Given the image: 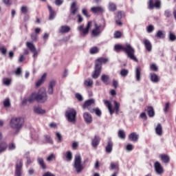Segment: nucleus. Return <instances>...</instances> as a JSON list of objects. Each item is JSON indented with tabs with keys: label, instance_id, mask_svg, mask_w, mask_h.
Wrapping results in <instances>:
<instances>
[{
	"label": "nucleus",
	"instance_id": "de8ad7c7",
	"mask_svg": "<svg viewBox=\"0 0 176 176\" xmlns=\"http://www.w3.org/2000/svg\"><path fill=\"white\" fill-rule=\"evenodd\" d=\"M121 76L126 77L127 75H129V70L126 69H122L120 72Z\"/></svg>",
	"mask_w": 176,
	"mask_h": 176
},
{
	"label": "nucleus",
	"instance_id": "5701e85b",
	"mask_svg": "<svg viewBox=\"0 0 176 176\" xmlns=\"http://www.w3.org/2000/svg\"><path fill=\"white\" fill-rule=\"evenodd\" d=\"M101 80L104 83V85H109L110 80H109V76L107 74H102L101 76Z\"/></svg>",
	"mask_w": 176,
	"mask_h": 176
},
{
	"label": "nucleus",
	"instance_id": "dca6fc26",
	"mask_svg": "<svg viewBox=\"0 0 176 176\" xmlns=\"http://www.w3.org/2000/svg\"><path fill=\"white\" fill-rule=\"evenodd\" d=\"M129 141H132V142H137L138 141V138H140V135H138L135 132H133L129 135Z\"/></svg>",
	"mask_w": 176,
	"mask_h": 176
},
{
	"label": "nucleus",
	"instance_id": "9d476101",
	"mask_svg": "<svg viewBox=\"0 0 176 176\" xmlns=\"http://www.w3.org/2000/svg\"><path fill=\"white\" fill-rule=\"evenodd\" d=\"M162 2L160 0H149L148 1V9H160Z\"/></svg>",
	"mask_w": 176,
	"mask_h": 176
},
{
	"label": "nucleus",
	"instance_id": "423d86ee",
	"mask_svg": "<svg viewBox=\"0 0 176 176\" xmlns=\"http://www.w3.org/2000/svg\"><path fill=\"white\" fill-rule=\"evenodd\" d=\"M104 105L108 108V110L109 111L110 115H113L115 112L116 113H119V108H120V104L119 102H116V100L113 101L114 104V108H112V104H111V102L108 100H103Z\"/></svg>",
	"mask_w": 176,
	"mask_h": 176
},
{
	"label": "nucleus",
	"instance_id": "4be33fe9",
	"mask_svg": "<svg viewBox=\"0 0 176 176\" xmlns=\"http://www.w3.org/2000/svg\"><path fill=\"white\" fill-rule=\"evenodd\" d=\"M155 133L157 135H162L163 134V126H162V124H157L155 127Z\"/></svg>",
	"mask_w": 176,
	"mask_h": 176
},
{
	"label": "nucleus",
	"instance_id": "ea45409f",
	"mask_svg": "<svg viewBox=\"0 0 176 176\" xmlns=\"http://www.w3.org/2000/svg\"><path fill=\"white\" fill-rule=\"evenodd\" d=\"M168 38L171 42H174V41H176L175 34L173 33V32H169Z\"/></svg>",
	"mask_w": 176,
	"mask_h": 176
},
{
	"label": "nucleus",
	"instance_id": "2eb2a0df",
	"mask_svg": "<svg viewBox=\"0 0 176 176\" xmlns=\"http://www.w3.org/2000/svg\"><path fill=\"white\" fill-rule=\"evenodd\" d=\"M96 102V100L94 99H89L86 100L85 104L82 106L83 109H87L89 112H93V111L90 109L91 105L94 104Z\"/></svg>",
	"mask_w": 176,
	"mask_h": 176
},
{
	"label": "nucleus",
	"instance_id": "864d4df0",
	"mask_svg": "<svg viewBox=\"0 0 176 176\" xmlns=\"http://www.w3.org/2000/svg\"><path fill=\"white\" fill-rule=\"evenodd\" d=\"M92 112H95V113H96V115H97V116H101V115H102L101 110H100V109H98V108L92 109Z\"/></svg>",
	"mask_w": 176,
	"mask_h": 176
},
{
	"label": "nucleus",
	"instance_id": "72a5a7b5",
	"mask_svg": "<svg viewBox=\"0 0 176 176\" xmlns=\"http://www.w3.org/2000/svg\"><path fill=\"white\" fill-rule=\"evenodd\" d=\"M34 111L35 113H38V115H43V113H45V110L42 109V108L39 107H34Z\"/></svg>",
	"mask_w": 176,
	"mask_h": 176
},
{
	"label": "nucleus",
	"instance_id": "69168bd1",
	"mask_svg": "<svg viewBox=\"0 0 176 176\" xmlns=\"http://www.w3.org/2000/svg\"><path fill=\"white\" fill-rule=\"evenodd\" d=\"M120 36H122V33L118 31L114 33V38H120Z\"/></svg>",
	"mask_w": 176,
	"mask_h": 176
},
{
	"label": "nucleus",
	"instance_id": "6e6d98bb",
	"mask_svg": "<svg viewBox=\"0 0 176 176\" xmlns=\"http://www.w3.org/2000/svg\"><path fill=\"white\" fill-rule=\"evenodd\" d=\"M16 149V144L14 143H10L8 144V151H14Z\"/></svg>",
	"mask_w": 176,
	"mask_h": 176
},
{
	"label": "nucleus",
	"instance_id": "79ce46f5",
	"mask_svg": "<svg viewBox=\"0 0 176 176\" xmlns=\"http://www.w3.org/2000/svg\"><path fill=\"white\" fill-rule=\"evenodd\" d=\"M111 170H119V164L111 162L110 164Z\"/></svg>",
	"mask_w": 176,
	"mask_h": 176
},
{
	"label": "nucleus",
	"instance_id": "49530a36",
	"mask_svg": "<svg viewBox=\"0 0 176 176\" xmlns=\"http://www.w3.org/2000/svg\"><path fill=\"white\" fill-rule=\"evenodd\" d=\"M45 140L47 144H53V140H52V138L50 136L45 135Z\"/></svg>",
	"mask_w": 176,
	"mask_h": 176
},
{
	"label": "nucleus",
	"instance_id": "f03ea898",
	"mask_svg": "<svg viewBox=\"0 0 176 176\" xmlns=\"http://www.w3.org/2000/svg\"><path fill=\"white\" fill-rule=\"evenodd\" d=\"M38 101V102H46L47 101V94L46 91H39L38 93L34 92L29 97V102H34Z\"/></svg>",
	"mask_w": 176,
	"mask_h": 176
},
{
	"label": "nucleus",
	"instance_id": "774afa93",
	"mask_svg": "<svg viewBox=\"0 0 176 176\" xmlns=\"http://www.w3.org/2000/svg\"><path fill=\"white\" fill-rule=\"evenodd\" d=\"M31 39L33 40L34 42H36V34L32 33L31 34Z\"/></svg>",
	"mask_w": 176,
	"mask_h": 176
},
{
	"label": "nucleus",
	"instance_id": "f257e3e1",
	"mask_svg": "<svg viewBox=\"0 0 176 176\" xmlns=\"http://www.w3.org/2000/svg\"><path fill=\"white\" fill-rule=\"evenodd\" d=\"M116 52H119V50H122L126 54V56L131 58V60H133V61H135L136 63L138 61V59H137V57H135V55L134 54L135 53V50L131 47V45L129 43H126L125 46L120 45H116L114 47Z\"/></svg>",
	"mask_w": 176,
	"mask_h": 176
},
{
	"label": "nucleus",
	"instance_id": "a211bd4d",
	"mask_svg": "<svg viewBox=\"0 0 176 176\" xmlns=\"http://www.w3.org/2000/svg\"><path fill=\"white\" fill-rule=\"evenodd\" d=\"M143 43L147 50V52H152V43L151 41L146 38L143 40Z\"/></svg>",
	"mask_w": 176,
	"mask_h": 176
},
{
	"label": "nucleus",
	"instance_id": "b1692460",
	"mask_svg": "<svg viewBox=\"0 0 176 176\" xmlns=\"http://www.w3.org/2000/svg\"><path fill=\"white\" fill-rule=\"evenodd\" d=\"M56 86V81L52 80L50 82L48 87V94H53V88Z\"/></svg>",
	"mask_w": 176,
	"mask_h": 176
},
{
	"label": "nucleus",
	"instance_id": "20e7f679",
	"mask_svg": "<svg viewBox=\"0 0 176 176\" xmlns=\"http://www.w3.org/2000/svg\"><path fill=\"white\" fill-rule=\"evenodd\" d=\"M23 124H24V118L21 117H14L11 118L10 121V126L11 129L19 131L21 127H23Z\"/></svg>",
	"mask_w": 176,
	"mask_h": 176
},
{
	"label": "nucleus",
	"instance_id": "37998d69",
	"mask_svg": "<svg viewBox=\"0 0 176 176\" xmlns=\"http://www.w3.org/2000/svg\"><path fill=\"white\" fill-rule=\"evenodd\" d=\"M65 157L67 159V162H71V160H72V152H66Z\"/></svg>",
	"mask_w": 176,
	"mask_h": 176
},
{
	"label": "nucleus",
	"instance_id": "ddd939ff",
	"mask_svg": "<svg viewBox=\"0 0 176 176\" xmlns=\"http://www.w3.org/2000/svg\"><path fill=\"white\" fill-rule=\"evenodd\" d=\"M90 10L95 14H102L105 12V8L101 6H97L91 8Z\"/></svg>",
	"mask_w": 176,
	"mask_h": 176
},
{
	"label": "nucleus",
	"instance_id": "9b49d317",
	"mask_svg": "<svg viewBox=\"0 0 176 176\" xmlns=\"http://www.w3.org/2000/svg\"><path fill=\"white\" fill-rule=\"evenodd\" d=\"M154 170L156 174H158V175H162V174H164V168L162 166V164H160L159 161H156L154 163Z\"/></svg>",
	"mask_w": 176,
	"mask_h": 176
},
{
	"label": "nucleus",
	"instance_id": "680f3d73",
	"mask_svg": "<svg viewBox=\"0 0 176 176\" xmlns=\"http://www.w3.org/2000/svg\"><path fill=\"white\" fill-rule=\"evenodd\" d=\"M32 53H33V58H36L38 57V54H39V51L36 50L34 51H32Z\"/></svg>",
	"mask_w": 176,
	"mask_h": 176
},
{
	"label": "nucleus",
	"instance_id": "c756f323",
	"mask_svg": "<svg viewBox=\"0 0 176 176\" xmlns=\"http://www.w3.org/2000/svg\"><path fill=\"white\" fill-rule=\"evenodd\" d=\"M93 80L91 78H87L84 80V85L87 87H93Z\"/></svg>",
	"mask_w": 176,
	"mask_h": 176
},
{
	"label": "nucleus",
	"instance_id": "f8f14e48",
	"mask_svg": "<svg viewBox=\"0 0 176 176\" xmlns=\"http://www.w3.org/2000/svg\"><path fill=\"white\" fill-rule=\"evenodd\" d=\"M23 168V160H19L16 162V169H15V175L21 176Z\"/></svg>",
	"mask_w": 176,
	"mask_h": 176
},
{
	"label": "nucleus",
	"instance_id": "cd10ccee",
	"mask_svg": "<svg viewBox=\"0 0 176 176\" xmlns=\"http://www.w3.org/2000/svg\"><path fill=\"white\" fill-rule=\"evenodd\" d=\"M27 47L30 50V52H35L36 48L32 42H27L26 43Z\"/></svg>",
	"mask_w": 176,
	"mask_h": 176
},
{
	"label": "nucleus",
	"instance_id": "2f4dec72",
	"mask_svg": "<svg viewBox=\"0 0 176 176\" xmlns=\"http://www.w3.org/2000/svg\"><path fill=\"white\" fill-rule=\"evenodd\" d=\"M48 9L50 11V19L53 20L56 17V12L53 10V8H52V6H48Z\"/></svg>",
	"mask_w": 176,
	"mask_h": 176
},
{
	"label": "nucleus",
	"instance_id": "393cba45",
	"mask_svg": "<svg viewBox=\"0 0 176 176\" xmlns=\"http://www.w3.org/2000/svg\"><path fill=\"white\" fill-rule=\"evenodd\" d=\"M146 111L148 112V115L150 118H153L155 116V110L152 107H147Z\"/></svg>",
	"mask_w": 176,
	"mask_h": 176
},
{
	"label": "nucleus",
	"instance_id": "052dcab7",
	"mask_svg": "<svg viewBox=\"0 0 176 176\" xmlns=\"http://www.w3.org/2000/svg\"><path fill=\"white\" fill-rule=\"evenodd\" d=\"M76 98L78 100V101H83V96L80 95V94H76Z\"/></svg>",
	"mask_w": 176,
	"mask_h": 176
},
{
	"label": "nucleus",
	"instance_id": "4468645a",
	"mask_svg": "<svg viewBox=\"0 0 176 176\" xmlns=\"http://www.w3.org/2000/svg\"><path fill=\"white\" fill-rule=\"evenodd\" d=\"M82 118L86 124H91V123H93V116H91V114L89 112H84Z\"/></svg>",
	"mask_w": 176,
	"mask_h": 176
},
{
	"label": "nucleus",
	"instance_id": "13d9d810",
	"mask_svg": "<svg viewBox=\"0 0 176 176\" xmlns=\"http://www.w3.org/2000/svg\"><path fill=\"white\" fill-rule=\"evenodd\" d=\"M0 52L4 56L6 54L7 50L6 49L5 46H3V45L0 46Z\"/></svg>",
	"mask_w": 176,
	"mask_h": 176
},
{
	"label": "nucleus",
	"instance_id": "4d7b16f0",
	"mask_svg": "<svg viewBox=\"0 0 176 176\" xmlns=\"http://www.w3.org/2000/svg\"><path fill=\"white\" fill-rule=\"evenodd\" d=\"M133 149H134V146H133V144H127L126 146V151H127L128 152H131V151H133Z\"/></svg>",
	"mask_w": 176,
	"mask_h": 176
},
{
	"label": "nucleus",
	"instance_id": "603ef678",
	"mask_svg": "<svg viewBox=\"0 0 176 176\" xmlns=\"http://www.w3.org/2000/svg\"><path fill=\"white\" fill-rule=\"evenodd\" d=\"M154 30H155V28H154L153 25H148V26L146 28V31H147V32H148V34H151V33L153 32Z\"/></svg>",
	"mask_w": 176,
	"mask_h": 176
},
{
	"label": "nucleus",
	"instance_id": "a878e982",
	"mask_svg": "<svg viewBox=\"0 0 176 176\" xmlns=\"http://www.w3.org/2000/svg\"><path fill=\"white\" fill-rule=\"evenodd\" d=\"M71 31V28L67 25H63L59 29V32L61 34H65V32H69Z\"/></svg>",
	"mask_w": 176,
	"mask_h": 176
},
{
	"label": "nucleus",
	"instance_id": "6ab92c4d",
	"mask_svg": "<svg viewBox=\"0 0 176 176\" xmlns=\"http://www.w3.org/2000/svg\"><path fill=\"white\" fill-rule=\"evenodd\" d=\"M122 17H124V12L122 11L118 12L117 15V19L118 20H116V23L118 25H122V21H120Z\"/></svg>",
	"mask_w": 176,
	"mask_h": 176
},
{
	"label": "nucleus",
	"instance_id": "bb28decb",
	"mask_svg": "<svg viewBox=\"0 0 176 176\" xmlns=\"http://www.w3.org/2000/svg\"><path fill=\"white\" fill-rule=\"evenodd\" d=\"M135 78L138 82L141 80V69L140 67H136L135 69Z\"/></svg>",
	"mask_w": 176,
	"mask_h": 176
},
{
	"label": "nucleus",
	"instance_id": "0e129e2a",
	"mask_svg": "<svg viewBox=\"0 0 176 176\" xmlns=\"http://www.w3.org/2000/svg\"><path fill=\"white\" fill-rule=\"evenodd\" d=\"M78 146H79V144L78 143V142H74L72 143V149H77Z\"/></svg>",
	"mask_w": 176,
	"mask_h": 176
},
{
	"label": "nucleus",
	"instance_id": "39448f33",
	"mask_svg": "<svg viewBox=\"0 0 176 176\" xmlns=\"http://www.w3.org/2000/svg\"><path fill=\"white\" fill-rule=\"evenodd\" d=\"M74 168L78 174H80L85 170V166L82 164V157L79 154L75 155Z\"/></svg>",
	"mask_w": 176,
	"mask_h": 176
},
{
	"label": "nucleus",
	"instance_id": "f704fd0d",
	"mask_svg": "<svg viewBox=\"0 0 176 176\" xmlns=\"http://www.w3.org/2000/svg\"><path fill=\"white\" fill-rule=\"evenodd\" d=\"M76 12H78V8H76V3L73 2L71 6V12L72 14H76Z\"/></svg>",
	"mask_w": 176,
	"mask_h": 176
},
{
	"label": "nucleus",
	"instance_id": "338daca9",
	"mask_svg": "<svg viewBox=\"0 0 176 176\" xmlns=\"http://www.w3.org/2000/svg\"><path fill=\"white\" fill-rule=\"evenodd\" d=\"M118 85H119V83H118V80H113V87H115V89H117Z\"/></svg>",
	"mask_w": 176,
	"mask_h": 176
},
{
	"label": "nucleus",
	"instance_id": "aec40b11",
	"mask_svg": "<svg viewBox=\"0 0 176 176\" xmlns=\"http://www.w3.org/2000/svg\"><path fill=\"white\" fill-rule=\"evenodd\" d=\"M113 148V142H112L111 140H109L107 142V145L105 147V151L107 153H111Z\"/></svg>",
	"mask_w": 176,
	"mask_h": 176
},
{
	"label": "nucleus",
	"instance_id": "473e14b6",
	"mask_svg": "<svg viewBox=\"0 0 176 176\" xmlns=\"http://www.w3.org/2000/svg\"><path fill=\"white\" fill-rule=\"evenodd\" d=\"M37 162H38V164H39V166H41V167H42V168H43V169L46 168V164H45V161L43 160V158L38 157L37 158Z\"/></svg>",
	"mask_w": 176,
	"mask_h": 176
},
{
	"label": "nucleus",
	"instance_id": "8fccbe9b",
	"mask_svg": "<svg viewBox=\"0 0 176 176\" xmlns=\"http://www.w3.org/2000/svg\"><path fill=\"white\" fill-rule=\"evenodd\" d=\"M56 138H57V142H62L63 141V135H61V133L57 132L56 133Z\"/></svg>",
	"mask_w": 176,
	"mask_h": 176
},
{
	"label": "nucleus",
	"instance_id": "0eeeda50",
	"mask_svg": "<svg viewBox=\"0 0 176 176\" xmlns=\"http://www.w3.org/2000/svg\"><path fill=\"white\" fill-rule=\"evenodd\" d=\"M65 117L69 123L76 122V110L69 109L65 112Z\"/></svg>",
	"mask_w": 176,
	"mask_h": 176
},
{
	"label": "nucleus",
	"instance_id": "6e6552de",
	"mask_svg": "<svg viewBox=\"0 0 176 176\" xmlns=\"http://www.w3.org/2000/svg\"><path fill=\"white\" fill-rule=\"evenodd\" d=\"M104 26L101 25H98V23H95L94 28L92 29V31H91L92 36H94V37L100 36V35L102 34V31H104Z\"/></svg>",
	"mask_w": 176,
	"mask_h": 176
},
{
	"label": "nucleus",
	"instance_id": "1a4fd4ad",
	"mask_svg": "<svg viewBox=\"0 0 176 176\" xmlns=\"http://www.w3.org/2000/svg\"><path fill=\"white\" fill-rule=\"evenodd\" d=\"M91 21H89L86 28L83 25H81L77 28L78 31L82 36H86L89 34V30L91 28Z\"/></svg>",
	"mask_w": 176,
	"mask_h": 176
},
{
	"label": "nucleus",
	"instance_id": "4c0bfd02",
	"mask_svg": "<svg viewBox=\"0 0 176 176\" xmlns=\"http://www.w3.org/2000/svg\"><path fill=\"white\" fill-rule=\"evenodd\" d=\"M119 138H120L121 140H124L126 138V133H124V131L120 129L118 131V134Z\"/></svg>",
	"mask_w": 176,
	"mask_h": 176
},
{
	"label": "nucleus",
	"instance_id": "e433bc0d",
	"mask_svg": "<svg viewBox=\"0 0 176 176\" xmlns=\"http://www.w3.org/2000/svg\"><path fill=\"white\" fill-rule=\"evenodd\" d=\"M8 148V144L5 142L0 143V153L5 152Z\"/></svg>",
	"mask_w": 176,
	"mask_h": 176
},
{
	"label": "nucleus",
	"instance_id": "c03bdc74",
	"mask_svg": "<svg viewBox=\"0 0 176 176\" xmlns=\"http://www.w3.org/2000/svg\"><path fill=\"white\" fill-rule=\"evenodd\" d=\"M109 10L111 12H114V10H116V5H115L113 3H109Z\"/></svg>",
	"mask_w": 176,
	"mask_h": 176
},
{
	"label": "nucleus",
	"instance_id": "09e8293b",
	"mask_svg": "<svg viewBox=\"0 0 176 176\" xmlns=\"http://www.w3.org/2000/svg\"><path fill=\"white\" fill-rule=\"evenodd\" d=\"M82 13L84 16H85V17H87L89 19V17H90V15L89 14V12H87V8H84L82 9Z\"/></svg>",
	"mask_w": 176,
	"mask_h": 176
},
{
	"label": "nucleus",
	"instance_id": "3c124183",
	"mask_svg": "<svg viewBox=\"0 0 176 176\" xmlns=\"http://www.w3.org/2000/svg\"><path fill=\"white\" fill-rule=\"evenodd\" d=\"M91 54H96V53H98V47H93L90 49Z\"/></svg>",
	"mask_w": 176,
	"mask_h": 176
},
{
	"label": "nucleus",
	"instance_id": "bf43d9fd",
	"mask_svg": "<svg viewBox=\"0 0 176 176\" xmlns=\"http://www.w3.org/2000/svg\"><path fill=\"white\" fill-rule=\"evenodd\" d=\"M164 16L165 17H167L168 19L169 17H171L172 16V14H171V11L168 10H166L165 12H164Z\"/></svg>",
	"mask_w": 176,
	"mask_h": 176
},
{
	"label": "nucleus",
	"instance_id": "5fc2aeb1",
	"mask_svg": "<svg viewBox=\"0 0 176 176\" xmlns=\"http://www.w3.org/2000/svg\"><path fill=\"white\" fill-rule=\"evenodd\" d=\"M21 12L23 13V14H27V13H28V8L27 6H22L21 8Z\"/></svg>",
	"mask_w": 176,
	"mask_h": 176
},
{
	"label": "nucleus",
	"instance_id": "a19ab883",
	"mask_svg": "<svg viewBox=\"0 0 176 176\" xmlns=\"http://www.w3.org/2000/svg\"><path fill=\"white\" fill-rule=\"evenodd\" d=\"M46 160L50 162H53V160H56V155H54V153H52L50 155H48Z\"/></svg>",
	"mask_w": 176,
	"mask_h": 176
},
{
	"label": "nucleus",
	"instance_id": "58836bf2",
	"mask_svg": "<svg viewBox=\"0 0 176 176\" xmlns=\"http://www.w3.org/2000/svg\"><path fill=\"white\" fill-rule=\"evenodd\" d=\"M156 36L157 38H160V39H163V38L166 36V34L164 32H163V31L159 30L156 34Z\"/></svg>",
	"mask_w": 176,
	"mask_h": 176
},
{
	"label": "nucleus",
	"instance_id": "412c9836",
	"mask_svg": "<svg viewBox=\"0 0 176 176\" xmlns=\"http://www.w3.org/2000/svg\"><path fill=\"white\" fill-rule=\"evenodd\" d=\"M150 76L151 80L153 83H157V82L160 80V77H159V76H157L156 74L151 73L150 74Z\"/></svg>",
	"mask_w": 176,
	"mask_h": 176
},
{
	"label": "nucleus",
	"instance_id": "e2e57ef3",
	"mask_svg": "<svg viewBox=\"0 0 176 176\" xmlns=\"http://www.w3.org/2000/svg\"><path fill=\"white\" fill-rule=\"evenodd\" d=\"M150 68H151V69H152V71H155V72L157 71V69H158L157 66L155 64L151 65Z\"/></svg>",
	"mask_w": 176,
	"mask_h": 176
},
{
	"label": "nucleus",
	"instance_id": "c85d7f7f",
	"mask_svg": "<svg viewBox=\"0 0 176 176\" xmlns=\"http://www.w3.org/2000/svg\"><path fill=\"white\" fill-rule=\"evenodd\" d=\"M46 76L47 74H44L42 76L40 80H38L36 83V87H39V86H41V85H42V83H43L46 79Z\"/></svg>",
	"mask_w": 176,
	"mask_h": 176
},
{
	"label": "nucleus",
	"instance_id": "7ed1b4c3",
	"mask_svg": "<svg viewBox=\"0 0 176 176\" xmlns=\"http://www.w3.org/2000/svg\"><path fill=\"white\" fill-rule=\"evenodd\" d=\"M108 63V59L105 58H99L96 60L95 63V70L92 74V78L94 79H97L101 74V69L102 64H106Z\"/></svg>",
	"mask_w": 176,
	"mask_h": 176
},
{
	"label": "nucleus",
	"instance_id": "f3484780",
	"mask_svg": "<svg viewBox=\"0 0 176 176\" xmlns=\"http://www.w3.org/2000/svg\"><path fill=\"white\" fill-rule=\"evenodd\" d=\"M159 157L164 164H168L170 163V156L168 155L161 154Z\"/></svg>",
	"mask_w": 176,
	"mask_h": 176
},
{
	"label": "nucleus",
	"instance_id": "c9c22d12",
	"mask_svg": "<svg viewBox=\"0 0 176 176\" xmlns=\"http://www.w3.org/2000/svg\"><path fill=\"white\" fill-rule=\"evenodd\" d=\"M3 84L4 86H10L12 85L11 78H3Z\"/></svg>",
	"mask_w": 176,
	"mask_h": 176
},
{
	"label": "nucleus",
	"instance_id": "7c9ffc66",
	"mask_svg": "<svg viewBox=\"0 0 176 176\" xmlns=\"http://www.w3.org/2000/svg\"><path fill=\"white\" fill-rule=\"evenodd\" d=\"M98 144H100V137L95 136L94 138L92 140L91 145L94 147H96L98 146Z\"/></svg>",
	"mask_w": 176,
	"mask_h": 176
},
{
	"label": "nucleus",
	"instance_id": "a18cd8bd",
	"mask_svg": "<svg viewBox=\"0 0 176 176\" xmlns=\"http://www.w3.org/2000/svg\"><path fill=\"white\" fill-rule=\"evenodd\" d=\"M3 105L6 107H10V99L9 98H7L4 100L3 101Z\"/></svg>",
	"mask_w": 176,
	"mask_h": 176
}]
</instances>
